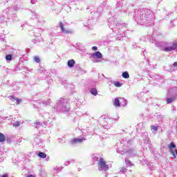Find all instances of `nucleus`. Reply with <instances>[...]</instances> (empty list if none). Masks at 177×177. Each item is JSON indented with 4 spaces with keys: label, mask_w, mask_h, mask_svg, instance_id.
<instances>
[{
    "label": "nucleus",
    "mask_w": 177,
    "mask_h": 177,
    "mask_svg": "<svg viewBox=\"0 0 177 177\" xmlns=\"http://www.w3.org/2000/svg\"><path fill=\"white\" fill-rule=\"evenodd\" d=\"M57 110L59 111H68L70 109L68 108V104L67 100L61 98L59 101L57 103Z\"/></svg>",
    "instance_id": "nucleus-1"
},
{
    "label": "nucleus",
    "mask_w": 177,
    "mask_h": 177,
    "mask_svg": "<svg viewBox=\"0 0 177 177\" xmlns=\"http://www.w3.org/2000/svg\"><path fill=\"white\" fill-rule=\"evenodd\" d=\"M164 48L162 49L163 52H172L177 49V41H171L169 43H165L164 44Z\"/></svg>",
    "instance_id": "nucleus-2"
},
{
    "label": "nucleus",
    "mask_w": 177,
    "mask_h": 177,
    "mask_svg": "<svg viewBox=\"0 0 177 177\" xmlns=\"http://www.w3.org/2000/svg\"><path fill=\"white\" fill-rule=\"evenodd\" d=\"M109 165L106 164V161L103 158H100L98 161V169L99 171H109Z\"/></svg>",
    "instance_id": "nucleus-3"
},
{
    "label": "nucleus",
    "mask_w": 177,
    "mask_h": 177,
    "mask_svg": "<svg viewBox=\"0 0 177 177\" xmlns=\"http://www.w3.org/2000/svg\"><path fill=\"white\" fill-rule=\"evenodd\" d=\"M127 103H128V101L124 98H120V100H118V98H115L113 104L115 107H120L121 106H122V107H125V106H127Z\"/></svg>",
    "instance_id": "nucleus-4"
},
{
    "label": "nucleus",
    "mask_w": 177,
    "mask_h": 177,
    "mask_svg": "<svg viewBox=\"0 0 177 177\" xmlns=\"http://www.w3.org/2000/svg\"><path fill=\"white\" fill-rule=\"evenodd\" d=\"M91 57L93 60V63H98L99 60H97V59H102V57H103V55H102L100 52L97 51L92 54Z\"/></svg>",
    "instance_id": "nucleus-5"
},
{
    "label": "nucleus",
    "mask_w": 177,
    "mask_h": 177,
    "mask_svg": "<svg viewBox=\"0 0 177 177\" xmlns=\"http://www.w3.org/2000/svg\"><path fill=\"white\" fill-rule=\"evenodd\" d=\"M118 153H120V154H125L126 156H129V157H133V153H135V150H133L131 148H128L124 151L118 150Z\"/></svg>",
    "instance_id": "nucleus-6"
},
{
    "label": "nucleus",
    "mask_w": 177,
    "mask_h": 177,
    "mask_svg": "<svg viewBox=\"0 0 177 177\" xmlns=\"http://www.w3.org/2000/svg\"><path fill=\"white\" fill-rule=\"evenodd\" d=\"M176 145L174 144V142H171L169 147V151L174 156V158L177 157V149H176Z\"/></svg>",
    "instance_id": "nucleus-7"
},
{
    "label": "nucleus",
    "mask_w": 177,
    "mask_h": 177,
    "mask_svg": "<svg viewBox=\"0 0 177 177\" xmlns=\"http://www.w3.org/2000/svg\"><path fill=\"white\" fill-rule=\"evenodd\" d=\"M59 28H61V30L62 32H65V34H72L73 31L71 30H66L64 29V25H63L62 22H59Z\"/></svg>",
    "instance_id": "nucleus-8"
},
{
    "label": "nucleus",
    "mask_w": 177,
    "mask_h": 177,
    "mask_svg": "<svg viewBox=\"0 0 177 177\" xmlns=\"http://www.w3.org/2000/svg\"><path fill=\"white\" fill-rule=\"evenodd\" d=\"M140 17H142V19H145V20H149V19H150V17H151V12L150 10H149V14H142V16H140Z\"/></svg>",
    "instance_id": "nucleus-9"
},
{
    "label": "nucleus",
    "mask_w": 177,
    "mask_h": 177,
    "mask_svg": "<svg viewBox=\"0 0 177 177\" xmlns=\"http://www.w3.org/2000/svg\"><path fill=\"white\" fill-rule=\"evenodd\" d=\"M85 139L84 138H75L71 141V143H82Z\"/></svg>",
    "instance_id": "nucleus-10"
},
{
    "label": "nucleus",
    "mask_w": 177,
    "mask_h": 177,
    "mask_svg": "<svg viewBox=\"0 0 177 177\" xmlns=\"http://www.w3.org/2000/svg\"><path fill=\"white\" fill-rule=\"evenodd\" d=\"M51 102L52 101H50V100H47L41 101L40 102V104H41L42 106H49Z\"/></svg>",
    "instance_id": "nucleus-11"
},
{
    "label": "nucleus",
    "mask_w": 177,
    "mask_h": 177,
    "mask_svg": "<svg viewBox=\"0 0 177 177\" xmlns=\"http://www.w3.org/2000/svg\"><path fill=\"white\" fill-rule=\"evenodd\" d=\"M74 64H75V61L74 59H71L68 61V66L70 68H72L74 66Z\"/></svg>",
    "instance_id": "nucleus-12"
},
{
    "label": "nucleus",
    "mask_w": 177,
    "mask_h": 177,
    "mask_svg": "<svg viewBox=\"0 0 177 177\" xmlns=\"http://www.w3.org/2000/svg\"><path fill=\"white\" fill-rule=\"evenodd\" d=\"M9 99H13L15 100L17 104H20V102H21V99L16 98L15 96H10Z\"/></svg>",
    "instance_id": "nucleus-13"
},
{
    "label": "nucleus",
    "mask_w": 177,
    "mask_h": 177,
    "mask_svg": "<svg viewBox=\"0 0 177 177\" xmlns=\"http://www.w3.org/2000/svg\"><path fill=\"white\" fill-rule=\"evenodd\" d=\"M38 156L40 157V158H46V153L40 152L38 153Z\"/></svg>",
    "instance_id": "nucleus-14"
},
{
    "label": "nucleus",
    "mask_w": 177,
    "mask_h": 177,
    "mask_svg": "<svg viewBox=\"0 0 177 177\" xmlns=\"http://www.w3.org/2000/svg\"><path fill=\"white\" fill-rule=\"evenodd\" d=\"M90 92L94 96H96V95H97V90H96L95 88H91Z\"/></svg>",
    "instance_id": "nucleus-15"
},
{
    "label": "nucleus",
    "mask_w": 177,
    "mask_h": 177,
    "mask_svg": "<svg viewBox=\"0 0 177 177\" xmlns=\"http://www.w3.org/2000/svg\"><path fill=\"white\" fill-rule=\"evenodd\" d=\"M122 77H123V78H126V79H128L129 78V73H128V72H124L122 74Z\"/></svg>",
    "instance_id": "nucleus-16"
},
{
    "label": "nucleus",
    "mask_w": 177,
    "mask_h": 177,
    "mask_svg": "<svg viewBox=\"0 0 177 177\" xmlns=\"http://www.w3.org/2000/svg\"><path fill=\"white\" fill-rule=\"evenodd\" d=\"M113 84L115 85V86H116L117 88H121V86H122V84L121 83H120V82H113Z\"/></svg>",
    "instance_id": "nucleus-17"
},
{
    "label": "nucleus",
    "mask_w": 177,
    "mask_h": 177,
    "mask_svg": "<svg viewBox=\"0 0 177 177\" xmlns=\"http://www.w3.org/2000/svg\"><path fill=\"white\" fill-rule=\"evenodd\" d=\"M0 142L1 143L5 142V135H3L2 133H0Z\"/></svg>",
    "instance_id": "nucleus-18"
},
{
    "label": "nucleus",
    "mask_w": 177,
    "mask_h": 177,
    "mask_svg": "<svg viewBox=\"0 0 177 177\" xmlns=\"http://www.w3.org/2000/svg\"><path fill=\"white\" fill-rule=\"evenodd\" d=\"M42 124H41V122L36 121L35 123V127L38 129L39 128V127H41Z\"/></svg>",
    "instance_id": "nucleus-19"
},
{
    "label": "nucleus",
    "mask_w": 177,
    "mask_h": 177,
    "mask_svg": "<svg viewBox=\"0 0 177 177\" xmlns=\"http://www.w3.org/2000/svg\"><path fill=\"white\" fill-rule=\"evenodd\" d=\"M34 60L36 63H39L41 62V59L39 58V57H34Z\"/></svg>",
    "instance_id": "nucleus-20"
},
{
    "label": "nucleus",
    "mask_w": 177,
    "mask_h": 177,
    "mask_svg": "<svg viewBox=\"0 0 177 177\" xmlns=\"http://www.w3.org/2000/svg\"><path fill=\"white\" fill-rule=\"evenodd\" d=\"M174 100H175V98H167V102L169 104L172 103V102H174Z\"/></svg>",
    "instance_id": "nucleus-21"
},
{
    "label": "nucleus",
    "mask_w": 177,
    "mask_h": 177,
    "mask_svg": "<svg viewBox=\"0 0 177 177\" xmlns=\"http://www.w3.org/2000/svg\"><path fill=\"white\" fill-rule=\"evenodd\" d=\"M6 60L7 61L12 60V55H7L6 56Z\"/></svg>",
    "instance_id": "nucleus-22"
},
{
    "label": "nucleus",
    "mask_w": 177,
    "mask_h": 177,
    "mask_svg": "<svg viewBox=\"0 0 177 177\" xmlns=\"http://www.w3.org/2000/svg\"><path fill=\"white\" fill-rule=\"evenodd\" d=\"M125 162H126L127 165H129V166L132 165V163L131 162V160H129L128 159H126Z\"/></svg>",
    "instance_id": "nucleus-23"
},
{
    "label": "nucleus",
    "mask_w": 177,
    "mask_h": 177,
    "mask_svg": "<svg viewBox=\"0 0 177 177\" xmlns=\"http://www.w3.org/2000/svg\"><path fill=\"white\" fill-rule=\"evenodd\" d=\"M151 129H153V131H155V132H157V131L158 130V127H157L156 126H151Z\"/></svg>",
    "instance_id": "nucleus-24"
},
{
    "label": "nucleus",
    "mask_w": 177,
    "mask_h": 177,
    "mask_svg": "<svg viewBox=\"0 0 177 177\" xmlns=\"http://www.w3.org/2000/svg\"><path fill=\"white\" fill-rule=\"evenodd\" d=\"M127 171V168L125 167H122L120 172H121L122 174H124V172Z\"/></svg>",
    "instance_id": "nucleus-25"
},
{
    "label": "nucleus",
    "mask_w": 177,
    "mask_h": 177,
    "mask_svg": "<svg viewBox=\"0 0 177 177\" xmlns=\"http://www.w3.org/2000/svg\"><path fill=\"white\" fill-rule=\"evenodd\" d=\"M19 125H20V122H15L13 124V127H19Z\"/></svg>",
    "instance_id": "nucleus-26"
},
{
    "label": "nucleus",
    "mask_w": 177,
    "mask_h": 177,
    "mask_svg": "<svg viewBox=\"0 0 177 177\" xmlns=\"http://www.w3.org/2000/svg\"><path fill=\"white\" fill-rule=\"evenodd\" d=\"M149 142V139L145 140H144L145 145H149V142Z\"/></svg>",
    "instance_id": "nucleus-27"
},
{
    "label": "nucleus",
    "mask_w": 177,
    "mask_h": 177,
    "mask_svg": "<svg viewBox=\"0 0 177 177\" xmlns=\"http://www.w3.org/2000/svg\"><path fill=\"white\" fill-rule=\"evenodd\" d=\"M92 49H93V50H97V46H93Z\"/></svg>",
    "instance_id": "nucleus-28"
},
{
    "label": "nucleus",
    "mask_w": 177,
    "mask_h": 177,
    "mask_svg": "<svg viewBox=\"0 0 177 177\" xmlns=\"http://www.w3.org/2000/svg\"><path fill=\"white\" fill-rule=\"evenodd\" d=\"M1 177H9L8 174L1 175Z\"/></svg>",
    "instance_id": "nucleus-29"
},
{
    "label": "nucleus",
    "mask_w": 177,
    "mask_h": 177,
    "mask_svg": "<svg viewBox=\"0 0 177 177\" xmlns=\"http://www.w3.org/2000/svg\"><path fill=\"white\" fill-rule=\"evenodd\" d=\"M173 66H174V67H177V62H174V64H173Z\"/></svg>",
    "instance_id": "nucleus-30"
},
{
    "label": "nucleus",
    "mask_w": 177,
    "mask_h": 177,
    "mask_svg": "<svg viewBox=\"0 0 177 177\" xmlns=\"http://www.w3.org/2000/svg\"><path fill=\"white\" fill-rule=\"evenodd\" d=\"M37 2V0H31V3H35Z\"/></svg>",
    "instance_id": "nucleus-31"
},
{
    "label": "nucleus",
    "mask_w": 177,
    "mask_h": 177,
    "mask_svg": "<svg viewBox=\"0 0 177 177\" xmlns=\"http://www.w3.org/2000/svg\"><path fill=\"white\" fill-rule=\"evenodd\" d=\"M28 177H35V176H34L33 175H29L28 176Z\"/></svg>",
    "instance_id": "nucleus-32"
}]
</instances>
